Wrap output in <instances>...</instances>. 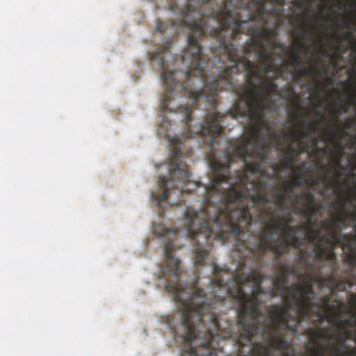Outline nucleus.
Wrapping results in <instances>:
<instances>
[{
	"mask_svg": "<svg viewBox=\"0 0 356 356\" xmlns=\"http://www.w3.org/2000/svg\"><path fill=\"white\" fill-rule=\"evenodd\" d=\"M353 119H347L344 122L345 128L347 129H351V127H353Z\"/></svg>",
	"mask_w": 356,
	"mask_h": 356,
	"instance_id": "nucleus-20",
	"label": "nucleus"
},
{
	"mask_svg": "<svg viewBox=\"0 0 356 356\" xmlns=\"http://www.w3.org/2000/svg\"><path fill=\"white\" fill-rule=\"evenodd\" d=\"M355 342H356V339H355Z\"/></svg>",
	"mask_w": 356,
	"mask_h": 356,
	"instance_id": "nucleus-30",
	"label": "nucleus"
},
{
	"mask_svg": "<svg viewBox=\"0 0 356 356\" xmlns=\"http://www.w3.org/2000/svg\"><path fill=\"white\" fill-rule=\"evenodd\" d=\"M290 93H291V98L290 104L292 107V110L289 113L290 118L295 121H302L306 123L307 120L310 117V113L309 111L303 108L301 104V96L299 93L296 92L292 88H287V93L284 98L289 99L290 97Z\"/></svg>",
	"mask_w": 356,
	"mask_h": 356,
	"instance_id": "nucleus-8",
	"label": "nucleus"
},
{
	"mask_svg": "<svg viewBox=\"0 0 356 356\" xmlns=\"http://www.w3.org/2000/svg\"><path fill=\"white\" fill-rule=\"evenodd\" d=\"M316 47H318V49H320L321 50H323V51L325 50V46L322 42L321 40H318V42L316 44Z\"/></svg>",
	"mask_w": 356,
	"mask_h": 356,
	"instance_id": "nucleus-22",
	"label": "nucleus"
},
{
	"mask_svg": "<svg viewBox=\"0 0 356 356\" xmlns=\"http://www.w3.org/2000/svg\"><path fill=\"white\" fill-rule=\"evenodd\" d=\"M318 7L321 11L328 10L330 8L328 3H320Z\"/></svg>",
	"mask_w": 356,
	"mask_h": 356,
	"instance_id": "nucleus-21",
	"label": "nucleus"
},
{
	"mask_svg": "<svg viewBox=\"0 0 356 356\" xmlns=\"http://www.w3.org/2000/svg\"><path fill=\"white\" fill-rule=\"evenodd\" d=\"M307 162L303 161V165H295L291 169L292 175L297 177L298 179L304 180L305 176H309L310 174V170L306 168Z\"/></svg>",
	"mask_w": 356,
	"mask_h": 356,
	"instance_id": "nucleus-13",
	"label": "nucleus"
},
{
	"mask_svg": "<svg viewBox=\"0 0 356 356\" xmlns=\"http://www.w3.org/2000/svg\"><path fill=\"white\" fill-rule=\"evenodd\" d=\"M235 86V91L239 90L238 100L234 102L233 109L226 114L232 119L238 116L248 117L250 122L248 136L230 140L229 149L225 151L222 161L212 160L213 175L209 178V185L204 186L202 208L200 211L187 208L184 212L187 238L191 241L197 239L200 243L194 259L195 263L201 266L206 264L216 238L224 241L231 236H244V229L249 232L252 223H261L257 206L252 201L250 186L252 179L259 178L254 173L249 172V168L254 163H259L266 172L264 163L268 156L260 161L255 153H252L249 145L245 146L243 155L239 154L244 140H253L254 123L248 113H241L246 82L242 86L236 83ZM273 169L275 175H270L269 193L270 181L280 179L283 172L280 162L273 164Z\"/></svg>",
	"mask_w": 356,
	"mask_h": 356,
	"instance_id": "nucleus-4",
	"label": "nucleus"
},
{
	"mask_svg": "<svg viewBox=\"0 0 356 356\" xmlns=\"http://www.w3.org/2000/svg\"><path fill=\"white\" fill-rule=\"evenodd\" d=\"M282 152V156L280 159V163L282 166V170L286 169V170H291L292 167V162L291 160H289V156L286 154V147L285 145L281 147L280 149Z\"/></svg>",
	"mask_w": 356,
	"mask_h": 356,
	"instance_id": "nucleus-14",
	"label": "nucleus"
},
{
	"mask_svg": "<svg viewBox=\"0 0 356 356\" xmlns=\"http://www.w3.org/2000/svg\"><path fill=\"white\" fill-rule=\"evenodd\" d=\"M317 116L318 117V120H316L314 122L311 124L310 125H306V124H304L302 126V131L306 133L307 132V127L309 129V136H304L303 140H305V139H309V140L313 143V146L318 145L320 140H323V137L325 136L326 130H323V135L320 138L319 137H317L316 136H312L311 132L312 131L314 133L319 132V131L321 130V126L324 123V118L320 112L316 113ZM324 141V140H323Z\"/></svg>",
	"mask_w": 356,
	"mask_h": 356,
	"instance_id": "nucleus-11",
	"label": "nucleus"
},
{
	"mask_svg": "<svg viewBox=\"0 0 356 356\" xmlns=\"http://www.w3.org/2000/svg\"><path fill=\"white\" fill-rule=\"evenodd\" d=\"M327 80L323 79V86H327Z\"/></svg>",
	"mask_w": 356,
	"mask_h": 356,
	"instance_id": "nucleus-26",
	"label": "nucleus"
},
{
	"mask_svg": "<svg viewBox=\"0 0 356 356\" xmlns=\"http://www.w3.org/2000/svg\"><path fill=\"white\" fill-rule=\"evenodd\" d=\"M318 222L312 219L307 242L309 244V250L301 252L300 262L309 264L315 261L322 270L323 266L329 268L330 274L334 275L340 284V288L328 287L330 293L334 291L350 290L355 285L356 274L348 270V277L339 280L336 271L338 270L337 254L334 249L339 245L344 251V261L351 267H356V213L346 209H339L337 215L330 222H323L326 234L318 227Z\"/></svg>",
	"mask_w": 356,
	"mask_h": 356,
	"instance_id": "nucleus-6",
	"label": "nucleus"
},
{
	"mask_svg": "<svg viewBox=\"0 0 356 356\" xmlns=\"http://www.w3.org/2000/svg\"><path fill=\"white\" fill-rule=\"evenodd\" d=\"M314 1L198 0V58L202 38L211 37L218 42L210 47L213 57L225 60L226 47L232 58L250 60L252 55L274 77H282L290 65L296 79L311 76L316 81L319 70H327L323 60L316 58L317 68L307 67L299 56L309 54L305 42L314 35Z\"/></svg>",
	"mask_w": 356,
	"mask_h": 356,
	"instance_id": "nucleus-2",
	"label": "nucleus"
},
{
	"mask_svg": "<svg viewBox=\"0 0 356 356\" xmlns=\"http://www.w3.org/2000/svg\"><path fill=\"white\" fill-rule=\"evenodd\" d=\"M325 56L330 58V62L333 65H337V59L339 58H341V54L339 53H336L333 54H328V53H326Z\"/></svg>",
	"mask_w": 356,
	"mask_h": 356,
	"instance_id": "nucleus-18",
	"label": "nucleus"
},
{
	"mask_svg": "<svg viewBox=\"0 0 356 356\" xmlns=\"http://www.w3.org/2000/svg\"><path fill=\"white\" fill-rule=\"evenodd\" d=\"M337 26H338L339 27H340L341 24L338 23V22H337Z\"/></svg>",
	"mask_w": 356,
	"mask_h": 356,
	"instance_id": "nucleus-28",
	"label": "nucleus"
},
{
	"mask_svg": "<svg viewBox=\"0 0 356 356\" xmlns=\"http://www.w3.org/2000/svg\"><path fill=\"white\" fill-rule=\"evenodd\" d=\"M331 295H327L321 298V302L314 301L312 316L316 317L319 321L327 320L340 330H350L353 325L356 326V316L354 319L348 318L343 320L341 311L337 307H331Z\"/></svg>",
	"mask_w": 356,
	"mask_h": 356,
	"instance_id": "nucleus-7",
	"label": "nucleus"
},
{
	"mask_svg": "<svg viewBox=\"0 0 356 356\" xmlns=\"http://www.w3.org/2000/svg\"><path fill=\"white\" fill-rule=\"evenodd\" d=\"M352 305L356 307V295L352 294V297L350 298Z\"/></svg>",
	"mask_w": 356,
	"mask_h": 356,
	"instance_id": "nucleus-23",
	"label": "nucleus"
},
{
	"mask_svg": "<svg viewBox=\"0 0 356 356\" xmlns=\"http://www.w3.org/2000/svg\"><path fill=\"white\" fill-rule=\"evenodd\" d=\"M171 234L174 236L175 238H176L177 237V236L179 235L177 229H175L174 230H172V231L170 230V229H165L163 235L170 236Z\"/></svg>",
	"mask_w": 356,
	"mask_h": 356,
	"instance_id": "nucleus-19",
	"label": "nucleus"
},
{
	"mask_svg": "<svg viewBox=\"0 0 356 356\" xmlns=\"http://www.w3.org/2000/svg\"><path fill=\"white\" fill-rule=\"evenodd\" d=\"M222 49L225 60L208 58L205 54L195 60L192 54L187 56L186 50H184V97H188L193 103L192 106L184 104V124L186 129L184 135V193H190L198 186L191 181V169L185 161L192 152L190 140L187 139L199 136L204 145L213 147L222 134L220 122L225 116L217 109L218 93L236 90L233 75L238 73L241 67L246 77L241 113H248L254 123V130L253 140H244L239 154L243 155L245 146L249 145L251 152L263 161L272 150L278 151L285 145L292 169L301 154L310 147L303 140L304 136H309L308 128L306 133L293 129L291 134L294 140L289 142V133L285 129L276 131L270 124L266 113L274 107L272 96L281 95L275 83L280 77H274L271 72H264L262 67L251 60L238 56L233 58L227 47Z\"/></svg>",
	"mask_w": 356,
	"mask_h": 356,
	"instance_id": "nucleus-3",
	"label": "nucleus"
},
{
	"mask_svg": "<svg viewBox=\"0 0 356 356\" xmlns=\"http://www.w3.org/2000/svg\"><path fill=\"white\" fill-rule=\"evenodd\" d=\"M309 86L311 90H312L313 91H317L318 90V87L316 86V84L310 83Z\"/></svg>",
	"mask_w": 356,
	"mask_h": 356,
	"instance_id": "nucleus-24",
	"label": "nucleus"
},
{
	"mask_svg": "<svg viewBox=\"0 0 356 356\" xmlns=\"http://www.w3.org/2000/svg\"><path fill=\"white\" fill-rule=\"evenodd\" d=\"M310 145V147L309 148L307 152H306L305 153H308L310 156H314V161L316 163H318V161L317 160V157H318L319 156H321L322 154L327 152V149L325 148L319 149L318 145H315V146H312L311 145Z\"/></svg>",
	"mask_w": 356,
	"mask_h": 356,
	"instance_id": "nucleus-15",
	"label": "nucleus"
},
{
	"mask_svg": "<svg viewBox=\"0 0 356 356\" xmlns=\"http://www.w3.org/2000/svg\"><path fill=\"white\" fill-rule=\"evenodd\" d=\"M323 183L325 186L332 184L335 188L334 194L337 195V204H339V209H345L348 202H351V195L348 193L346 186L340 181H332V176L330 173L323 177Z\"/></svg>",
	"mask_w": 356,
	"mask_h": 356,
	"instance_id": "nucleus-9",
	"label": "nucleus"
},
{
	"mask_svg": "<svg viewBox=\"0 0 356 356\" xmlns=\"http://www.w3.org/2000/svg\"><path fill=\"white\" fill-rule=\"evenodd\" d=\"M330 153L332 154L331 159L334 161V170H336L337 172H338L339 176H340L341 175L340 170L345 169L344 168H343V166L341 163L342 154H341V153H337V152H330Z\"/></svg>",
	"mask_w": 356,
	"mask_h": 356,
	"instance_id": "nucleus-16",
	"label": "nucleus"
},
{
	"mask_svg": "<svg viewBox=\"0 0 356 356\" xmlns=\"http://www.w3.org/2000/svg\"><path fill=\"white\" fill-rule=\"evenodd\" d=\"M324 193H325L324 189H321V195H324Z\"/></svg>",
	"mask_w": 356,
	"mask_h": 356,
	"instance_id": "nucleus-27",
	"label": "nucleus"
},
{
	"mask_svg": "<svg viewBox=\"0 0 356 356\" xmlns=\"http://www.w3.org/2000/svg\"><path fill=\"white\" fill-rule=\"evenodd\" d=\"M345 134V130L342 127H338L336 132H332L330 130L326 131L325 136L323 138V140L325 143H333L334 146L332 148L327 149V152H337L342 154L344 151V146L340 143V139L342 138Z\"/></svg>",
	"mask_w": 356,
	"mask_h": 356,
	"instance_id": "nucleus-10",
	"label": "nucleus"
},
{
	"mask_svg": "<svg viewBox=\"0 0 356 356\" xmlns=\"http://www.w3.org/2000/svg\"><path fill=\"white\" fill-rule=\"evenodd\" d=\"M309 170H310V174H309V175L305 177V179L303 180V185L305 184V185H309L310 186H318L319 179H317L314 177V172L315 169L312 168V169H309Z\"/></svg>",
	"mask_w": 356,
	"mask_h": 356,
	"instance_id": "nucleus-17",
	"label": "nucleus"
},
{
	"mask_svg": "<svg viewBox=\"0 0 356 356\" xmlns=\"http://www.w3.org/2000/svg\"><path fill=\"white\" fill-rule=\"evenodd\" d=\"M343 35H345L347 38L353 37V35H352L351 32H350V31L343 32Z\"/></svg>",
	"mask_w": 356,
	"mask_h": 356,
	"instance_id": "nucleus-25",
	"label": "nucleus"
},
{
	"mask_svg": "<svg viewBox=\"0 0 356 356\" xmlns=\"http://www.w3.org/2000/svg\"><path fill=\"white\" fill-rule=\"evenodd\" d=\"M283 232H267L262 227L251 248L247 241L235 236V249L240 258L262 264L267 252L274 254V265L279 274L272 280L273 288L265 291V277L261 268L248 275L234 277L235 287L218 274V266L209 261L204 265L195 262L200 248L197 240L191 241L196 267L209 265L214 277H209L208 295L198 287L199 271L187 275L181 268V261L175 257V244L170 241V294L180 305L178 313L170 316V330L182 337L185 344L181 356H295L292 343L287 342L280 330L296 334L302 321L309 320L316 300L313 283L321 287H338L336 277H323L316 261L300 262L302 250L298 248L296 263L289 265L281 257L295 248L290 242L283 248ZM283 248V249H282ZM211 251H209L210 254ZM342 284L341 283V285Z\"/></svg>",
	"mask_w": 356,
	"mask_h": 356,
	"instance_id": "nucleus-1",
	"label": "nucleus"
},
{
	"mask_svg": "<svg viewBox=\"0 0 356 356\" xmlns=\"http://www.w3.org/2000/svg\"><path fill=\"white\" fill-rule=\"evenodd\" d=\"M354 96H355V98H356V93L355 92L354 93Z\"/></svg>",
	"mask_w": 356,
	"mask_h": 356,
	"instance_id": "nucleus-29",
	"label": "nucleus"
},
{
	"mask_svg": "<svg viewBox=\"0 0 356 356\" xmlns=\"http://www.w3.org/2000/svg\"><path fill=\"white\" fill-rule=\"evenodd\" d=\"M351 102H336L335 107L333 109L330 110V114L333 118V122H337L339 117L341 116L343 113H347L350 110V105Z\"/></svg>",
	"mask_w": 356,
	"mask_h": 356,
	"instance_id": "nucleus-12",
	"label": "nucleus"
},
{
	"mask_svg": "<svg viewBox=\"0 0 356 356\" xmlns=\"http://www.w3.org/2000/svg\"><path fill=\"white\" fill-rule=\"evenodd\" d=\"M249 172L254 173L259 179H252L251 201L255 203L261 220L266 232H282V250L287 243L295 248L306 244L312 219L322 212V206L312 192L303 191L300 194L293 189L303 185V181L292 175L286 183H276L269 196V182L272 177L263 171L259 163H254Z\"/></svg>",
	"mask_w": 356,
	"mask_h": 356,
	"instance_id": "nucleus-5",
	"label": "nucleus"
}]
</instances>
